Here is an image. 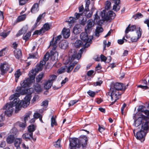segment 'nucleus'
Here are the masks:
<instances>
[{
    "label": "nucleus",
    "instance_id": "obj_1",
    "mask_svg": "<svg viewBox=\"0 0 149 149\" xmlns=\"http://www.w3.org/2000/svg\"><path fill=\"white\" fill-rule=\"evenodd\" d=\"M31 96L30 94L27 95L24 98V100L19 101L18 98H17L14 100L13 101L7 103L3 107V109L5 111L4 114L7 116H11L13 111V107L15 106L16 109L15 113H17L21 109L22 107L25 108L29 104L31 99Z\"/></svg>",
    "mask_w": 149,
    "mask_h": 149
},
{
    "label": "nucleus",
    "instance_id": "obj_2",
    "mask_svg": "<svg viewBox=\"0 0 149 149\" xmlns=\"http://www.w3.org/2000/svg\"><path fill=\"white\" fill-rule=\"evenodd\" d=\"M70 149L79 148L81 147L84 149L86 147L88 139L85 135L81 136L79 139L76 138H71L69 140Z\"/></svg>",
    "mask_w": 149,
    "mask_h": 149
},
{
    "label": "nucleus",
    "instance_id": "obj_3",
    "mask_svg": "<svg viewBox=\"0 0 149 149\" xmlns=\"http://www.w3.org/2000/svg\"><path fill=\"white\" fill-rule=\"evenodd\" d=\"M133 118L134 120V124L135 127H137L141 125V128L142 129L144 130H149V124L147 123L145 124L146 121L139 113L134 114Z\"/></svg>",
    "mask_w": 149,
    "mask_h": 149
},
{
    "label": "nucleus",
    "instance_id": "obj_4",
    "mask_svg": "<svg viewBox=\"0 0 149 149\" xmlns=\"http://www.w3.org/2000/svg\"><path fill=\"white\" fill-rule=\"evenodd\" d=\"M124 86L123 84L116 82L112 84L110 88V92H108V95L110 94L119 97L123 93V91H124L125 89H123Z\"/></svg>",
    "mask_w": 149,
    "mask_h": 149
},
{
    "label": "nucleus",
    "instance_id": "obj_5",
    "mask_svg": "<svg viewBox=\"0 0 149 149\" xmlns=\"http://www.w3.org/2000/svg\"><path fill=\"white\" fill-rule=\"evenodd\" d=\"M111 3L109 1H107L106 2L105 8L106 10H103L101 13L102 18L104 20H108L112 19L111 17L113 16V15L115 14L111 11H108L111 6Z\"/></svg>",
    "mask_w": 149,
    "mask_h": 149
},
{
    "label": "nucleus",
    "instance_id": "obj_6",
    "mask_svg": "<svg viewBox=\"0 0 149 149\" xmlns=\"http://www.w3.org/2000/svg\"><path fill=\"white\" fill-rule=\"evenodd\" d=\"M36 72L34 70H32L29 74V77L26 78L22 82L21 81L20 84L23 88H29L31 84L35 82L36 76Z\"/></svg>",
    "mask_w": 149,
    "mask_h": 149
},
{
    "label": "nucleus",
    "instance_id": "obj_7",
    "mask_svg": "<svg viewBox=\"0 0 149 149\" xmlns=\"http://www.w3.org/2000/svg\"><path fill=\"white\" fill-rule=\"evenodd\" d=\"M136 129H134L133 131V133L137 139L140 140L141 142H143L145 140V136L148 132V130H144L143 129L141 128L140 130L136 132L135 134V132Z\"/></svg>",
    "mask_w": 149,
    "mask_h": 149
},
{
    "label": "nucleus",
    "instance_id": "obj_8",
    "mask_svg": "<svg viewBox=\"0 0 149 149\" xmlns=\"http://www.w3.org/2000/svg\"><path fill=\"white\" fill-rule=\"evenodd\" d=\"M68 57L69 61L72 62L76 58L78 60L81 57V55L80 54H77V51L75 49H72L69 51Z\"/></svg>",
    "mask_w": 149,
    "mask_h": 149
},
{
    "label": "nucleus",
    "instance_id": "obj_9",
    "mask_svg": "<svg viewBox=\"0 0 149 149\" xmlns=\"http://www.w3.org/2000/svg\"><path fill=\"white\" fill-rule=\"evenodd\" d=\"M80 37L82 40L86 42V43L84 46V48L88 47L90 46V45L88 44L87 46L86 43L90 42L91 41V40L89 39L87 33L86 32L82 33L80 34Z\"/></svg>",
    "mask_w": 149,
    "mask_h": 149
},
{
    "label": "nucleus",
    "instance_id": "obj_10",
    "mask_svg": "<svg viewBox=\"0 0 149 149\" xmlns=\"http://www.w3.org/2000/svg\"><path fill=\"white\" fill-rule=\"evenodd\" d=\"M61 38V36L59 35L55 37V40L54 41V38L53 37L50 42L49 47H52L53 50H56L57 47V41L59 40Z\"/></svg>",
    "mask_w": 149,
    "mask_h": 149
},
{
    "label": "nucleus",
    "instance_id": "obj_11",
    "mask_svg": "<svg viewBox=\"0 0 149 149\" xmlns=\"http://www.w3.org/2000/svg\"><path fill=\"white\" fill-rule=\"evenodd\" d=\"M9 68V66L6 62L1 63L0 65V70L1 72V74L4 75L7 72Z\"/></svg>",
    "mask_w": 149,
    "mask_h": 149
},
{
    "label": "nucleus",
    "instance_id": "obj_12",
    "mask_svg": "<svg viewBox=\"0 0 149 149\" xmlns=\"http://www.w3.org/2000/svg\"><path fill=\"white\" fill-rule=\"evenodd\" d=\"M22 138L26 140H33L35 141L36 140V138L33 137V133H26L24 134L22 136Z\"/></svg>",
    "mask_w": 149,
    "mask_h": 149
},
{
    "label": "nucleus",
    "instance_id": "obj_13",
    "mask_svg": "<svg viewBox=\"0 0 149 149\" xmlns=\"http://www.w3.org/2000/svg\"><path fill=\"white\" fill-rule=\"evenodd\" d=\"M55 50H53L52 47V49L50 51L51 57L50 59L52 61H56L58 59V53Z\"/></svg>",
    "mask_w": 149,
    "mask_h": 149
},
{
    "label": "nucleus",
    "instance_id": "obj_14",
    "mask_svg": "<svg viewBox=\"0 0 149 149\" xmlns=\"http://www.w3.org/2000/svg\"><path fill=\"white\" fill-rule=\"evenodd\" d=\"M139 114L146 120V123H148L149 124V110H145L143 113L146 116H145L141 113H139ZM146 123H145V124Z\"/></svg>",
    "mask_w": 149,
    "mask_h": 149
},
{
    "label": "nucleus",
    "instance_id": "obj_15",
    "mask_svg": "<svg viewBox=\"0 0 149 149\" xmlns=\"http://www.w3.org/2000/svg\"><path fill=\"white\" fill-rule=\"evenodd\" d=\"M14 54L16 59H19L22 56V50L18 49H15L14 51Z\"/></svg>",
    "mask_w": 149,
    "mask_h": 149
},
{
    "label": "nucleus",
    "instance_id": "obj_16",
    "mask_svg": "<svg viewBox=\"0 0 149 149\" xmlns=\"http://www.w3.org/2000/svg\"><path fill=\"white\" fill-rule=\"evenodd\" d=\"M115 4L113 6V9L115 11H118L120 9V6L119 5L120 3V0H113Z\"/></svg>",
    "mask_w": 149,
    "mask_h": 149
},
{
    "label": "nucleus",
    "instance_id": "obj_17",
    "mask_svg": "<svg viewBox=\"0 0 149 149\" xmlns=\"http://www.w3.org/2000/svg\"><path fill=\"white\" fill-rule=\"evenodd\" d=\"M33 89L35 92L38 94L42 91V88L41 86L38 83H36L34 85Z\"/></svg>",
    "mask_w": 149,
    "mask_h": 149
},
{
    "label": "nucleus",
    "instance_id": "obj_18",
    "mask_svg": "<svg viewBox=\"0 0 149 149\" xmlns=\"http://www.w3.org/2000/svg\"><path fill=\"white\" fill-rule=\"evenodd\" d=\"M62 33L63 35V37L65 38H68L70 36V31L69 29L64 28L62 31Z\"/></svg>",
    "mask_w": 149,
    "mask_h": 149
},
{
    "label": "nucleus",
    "instance_id": "obj_19",
    "mask_svg": "<svg viewBox=\"0 0 149 149\" xmlns=\"http://www.w3.org/2000/svg\"><path fill=\"white\" fill-rule=\"evenodd\" d=\"M39 10L38 4L37 3H35L32 6L31 10V12L33 13L37 12Z\"/></svg>",
    "mask_w": 149,
    "mask_h": 149
},
{
    "label": "nucleus",
    "instance_id": "obj_20",
    "mask_svg": "<svg viewBox=\"0 0 149 149\" xmlns=\"http://www.w3.org/2000/svg\"><path fill=\"white\" fill-rule=\"evenodd\" d=\"M57 77V76L55 74H52L49 76V79L48 80V82L49 83V82H50V84H49L50 86L49 87V88L51 87L53 82L55 80Z\"/></svg>",
    "mask_w": 149,
    "mask_h": 149
},
{
    "label": "nucleus",
    "instance_id": "obj_21",
    "mask_svg": "<svg viewBox=\"0 0 149 149\" xmlns=\"http://www.w3.org/2000/svg\"><path fill=\"white\" fill-rule=\"evenodd\" d=\"M15 139L14 135L11 134L8 136L7 138L6 141L8 144H11L13 143Z\"/></svg>",
    "mask_w": 149,
    "mask_h": 149
},
{
    "label": "nucleus",
    "instance_id": "obj_22",
    "mask_svg": "<svg viewBox=\"0 0 149 149\" xmlns=\"http://www.w3.org/2000/svg\"><path fill=\"white\" fill-rule=\"evenodd\" d=\"M28 28L26 27H23L22 29L20 30L16 34V36L18 37L19 36L23 33H25L27 31Z\"/></svg>",
    "mask_w": 149,
    "mask_h": 149
},
{
    "label": "nucleus",
    "instance_id": "obj_23",
    "mask_svg": "<svg viewBox=\"0 0 149 149\" xmlns=\"http://www.w3.org/2000/svg\"><path fill=\"white\" fill-rule=\"evenodd\" d=\"M56 116H53L51 118V126L52 127H53L54 125L57 126L58 125V124L56 120Z\"/></svg>",
    "mask_w": 149,
    "mask_h": 149
},
{
    "label": "nucleus",
    "instance_id": "obj_24",
    "mask_svg": "<svg viewBox=\"0 0 149 149\" xmlns=\"http://www.w3.org/2000/svg\"><path fill=\"white\" fill-rule=\"evenodd\" d=\"M87 22V26L85 29L86 31H87L88 30H89L93 25V21L91 19L88 20Z\"/></svg>",
    "mask_w": 149,
    "mask_h": 149
},
{
    "label": "nucleus",
    "instance_id": "obj_25",
    "mask_svg": "<svg viewBox=\"0 0 149 149\" xmlns=\"http://www.w3.org/2000/svg\"><path fill=\"white\" fill-rule=\"evenodd\" d=\"M103 31V29L102 27H97L95 31V36L98 37L100 36V33L102 32Z\"/></svg>",
    "mask_w": 149,
    "mask_h": 149
},
{
    "label": "nucleus",
    "instance_id": "obj_26",
    "mask_svg": "<svg viewBox=\"0 0 149 149\" xmlns=\"http://www.w3.org/2000/svg\"><path fill=\"white\" fill-rule=\"evenodd\" d=\"M22 142V139L20 138H17L15 139L14 142V145L17 148L19 147L20 145Z\"/></svg>",
    "mask_w": 149,
    "mask_h": 149
},
{
    "label": "nucleus",
    "instance_id": "obj_27",
    "mask_svg": "<svg viewBox=\"0 0 149 149\" xmlns=\"http://www.w3.org/2000/svg\"><path fill=\"white\" fill-rule=\"evenodd\" d=\"M110 96L111 97V100L113 101L110 104V106L112 105L116 102L118 100L119 97L116 96L111 94H110Z\"/></svg>",
    "mask_w": 149,
    "mask_h": 149
},
{
    "label": "nucleus",
    "instance_id": "obj_28",
    "mask_svg": "<svg viewBox=\"0 0 149 149\" xmlns=\"http://www.w3.org/2000/svg\"><path fill=\"white\" fill-rule=\"evenodd\" d=\"M83 44L82 42L79 40H77L75 43L74 46L76 48H79L81 47Z\"/></svg>",
    "mask_w": 149,
    "mask_h": 149
},
{
    "label": "nucleus",
    "instance_id": "obj_29",
    "mask_svg": "<svg viewBox=\"0 0 149 149\" xmlns=\"http://www.w3.org/2000/svg\"><path fill=\"white\" fill-rule=\"evenodd\" d=\"M41 28L43 29V30L45 33L50 29V26L49 23H47L45 24Z\"/></svg>",
    "mask_w": 149,
    "mask_h": 149
},
{
    "label": "nucleus",
    "instance_id": "obj_30",
    "mask_svg": "<svg viewBox=\"0 0 149 149\" xmlns=\"http://www.w3.org/2000/svg\"><path fill=\"white\" fill-rule=\"evenodd\" d=\"M90 1H87L86 2L85 8L83 13L84 14H86L87 12L89 11V5L90 4Z\"/></svg>",
    "mask_w": 149,
    "mask_h": 149
},
{
    "label": "nucleus",
    "instance_id": "obj_31",
    "mask_svg": "<svg viewBox=\"0 0 149 149\" xmlns=\"http://www.w3.org/2000/svg\"><path fill=\"white\" fill-rule=\"evenodd\" d=\"M28 132L31 133H33L36 130V128L34 125H31L28 127Z\"/></svg>",
    "mask_w": 149,
    "mask_h": 149
},
{
    "label": "nucleus",
    "instance_id": "obj_32",
    "mask_svg": "<svg viewBox=\"0 0 149 149\" xmlns=\"http://www.w3.org/2000/svg\"><path fill=\"white\" fill-rule=\"evenodd\" d=\"M31 36V32H29L27 33L25 35L23 36L22 38L24 40H25V42L27 41L29 39V38Z\"/></svg>",
    "mask_w": 149,
    "mask_h": 149
},
{
    "label": "nucleus",
    "instance_id": "obj_33",
    "mask_svg": "<svg viewBox=\"0 0 149 149\" xmlns=\"http://www.w3.org/2000/svg\"><path fill=\"white\" fill-rule=\"evenodd\" d=\"M77 25H76L74 27L73 29V33L76 34H79L80 32L81 29L77 27Z\"/></svg>",
    "mask_w": 149,
    "mask_h": 149
},
{
    "label": "nucleus",
    "instance_id": "obj_34",
    "mask_svg": "<svg viewBox=\"0 0 149 149\" xmlns=\"http://www.w3.org/2000/svg\"><path fill=\"white\" fill-rule=\"evenodd\" d=\"M146 107L143 105L139 106L137 109L138 112L137 113H143L145 111Z\"/></svg>",
    "mask_w": 149,
    "mask_h": 149
},
{
    "label": "nucleus",
    "instance_id": "obj_35",
    "mask_svg": "<svg viewBox=\"0 0 149 149\" xmlns=\"http://www.w3.org/2000/svg\"><path fill=\"white\" fill-rule=\"evenodd\" d=\"M26 18V15L23 14L19 16L17 19V21L19 22L25 20Z\"/></svg>",
    "mask_w": 149,
    "mask_h": 149
},
{
    "label": "nucleus",
    "instance_id": "obj_36",
    "mask_svg": "<svg viewBox=\"0 0 149 149\" xmlns=\"http://www.w3.org/2000/svg\"><path fill=\"white\" fill-rule=\"evenodd\" d=\"M44 33H45L43 30V29L41 28V29L39 30H36L33 33V34L40 35L41 34H43Z\"/></svg>",
    "mask_w": 149,
    "mask_h": 149
},
{
    "label": "nucleus",
    "instance_id": "obj_37",
    "mask_svg": "<svg viewBox=\"0 0 149 149\" xmlns=\"http://www.w3.org/2000/svg\"><path fill=\"white\" fill-rule=\"evenodd\" d=\"M61 141V139H59L56 141L54 143V146L56 148H59L61 147L60 144Z\"/></svg>",
    "mask_w": 149,
    "mask_h": 149
},
{
    "label": "nucleus",
    "instance_id": "obj_38",
    "mask_svg": "<svg viewBox=\"0 0 149 149\" xmlns=\"http://www.w3.org/2000/svg\"><path fill=\"white\" fill-rule=\"evenodd\" d=\"M12 29H11L10 30L7 31V32H3L1 34V36L4 38H6L12 30Z\"/></svg>",
    "mask_w": 149,
    "mask_h": 149
},
{
    "label": "nucleus",
    "instance_id": "obj_39",
    "mask_svg": "<svg viewBox=\"0 0 149 149\" xmlns=\"http://www.w3.org/2000/svg\"><path fill=\"white\" fill-rule=\"evenodd\" d=\"M21 74L22 73L19 69L17 70L14 74L15 77L17 79H18Z\"/></svg>",
    "mask_w": 149,
    "mask_h": 149
},
{
    "label": "nucleus",
    "instance_id": "obj_40",
    "mask_svg": "<svg viewBox=\"0 0 149 149\" xmlns=\"http://www.w3.org/2000/svg\"><path fill=\"white\" fill-rule=\"evenodd\" d=\"M51 57V53H49V52H47L46 54L44 55L43 58L46 61H47L49 58Z\"/></svg>",
    "mask_w": 149,
    "mask_h": 149
},
{
    "label": "nucleus",
    "instance_id": "obj_41",
    "mask_svg": "<svg viewBox=\"0 0 149 149\" xmlns=\"http://www.w3.org/2000/svg\"><path fill=\"white\" fill-rule=\"evenodd\" d=\"M84 13H76L74 15V18L75 19V21L77 19H78L81 16H82Z\"/></svg>",
    "mask_w": 149,
    "mask_h": 149
},
{
    "label": "nucleus",
    "instance_id": "obj_42",
    "mask_svg": "<svg viewBox=\"0 0 149 149\" xmlns=\"http://www.w3.org/2000/svg\"><path fill=\"white\" fill-rule=\"evenodd\" d=\"M142 29L139 27V30H137L136 31V33L137 35V37L138 38H139L141 36V34L142 33Z\"/></svg>",
    "mask_w": 149,
    "mask_h": 149
},
{
    "label": "nucleus",
    "instance_id": "obj_43",
    "mask_svg": "<svg viewBox=\"0 0 149 149\" xmlns=\"http://www.w3.org/2000/svg\"><path fill=\"white\" fill-rule=\"evenodd\" d=\"M78 101L79 100H75L70 101L68 104L69 107H70L71 106L73 105L77 102H78Z\"/></svg>",
    "mask_w": 149,
    "mask_h": 149
},
{
    "label": "nucleus",
    "instance_id": "obj_44",
    "mask_svg": "<svg viewBox=\"0 0 149 149\" xmlns=\"http://www.w3.org/2000/svg\"><path fill=\"white\" fill-rule=\"evenodd\" d=\"M68 22L69 24H73L75 21V19L74 17H70L68 21H67Z\"/></svg>",
    "mask_w": 149,
    "mask_h": 149
},
{
    "label": "nucleus",
    "instance_id": "obj_45",
    "mask_svg": "<svg viewBox=\"0 0 149 149\" xmlns=\"http://www.w3.org/2000/svg\"><path fill=\"white\" fill-rule=\"evenodd\" d=\"M87 93L89 96L92 97H94L95 94V93L94 92L90 90L88 91L87 92Z\"/></svg>",
    "mask_w": 149,
    "mask_h": 149
},
{
    "label": "nucleus",
    "instance_id": "obj_46",
    "mask_svg": "<svg viewBox=\"0 0 149 149\" xmlns=\"http://www.w3.org/2000/svg\"><path fill=\"white\" fill-rule=\"evenodd\" d=\"M38 53L37 52H36L34 53L33 54H29V58H36V56L37 55Z\"/></svg>",
    "mask_w": 149,
    "mask_h": 149
},
{
    "label": "nucleus",
    "instance_id": "obj_47",
    "mask_svg": "<svg viewBox=\"0 0 149 149\" xmlns=\"http://www.w3.org/2000/svg\"><path fill=\"white\" fill-rule=\"evenodd\" d=\"M48 105V101L47 100H45L43 101L41 103V106L47 107Z\"/></svg>",
    "mask_w": 149,
    "mask_h": 149
},
{
    "label": "nucleus",
    "instance_id": "obj_48",
    "mask_svg": "<svg viewBox=\"0 0 149 149\" xmlns=\"http://www.w3.org/2000/svg\"><path fill=\"white\" fill-rule=\"evenodd\" d=\"M49 84H50V82H48V81L47 82H46L45 83L44 85V88L46 90H48L50 88H49V86H50Z\"/></svg>",
    "mask_w": 149,
    "mask_h": 149
},
{
    "label": "nucleus",
    "instance_id": "obj_49",
    "mask_svg": "<svg viewBox=\"0 0 149 149\" xmlns=\"http://www.w3.org/2000/svg\"><path fill=\"white\" fill-rule=\"evenodd\" d=\"M43 66L39 64L37 66V70H36V69H35V70H34V71H35L36 73V72L38 71H40L42 70L43 68Z\"/></svg>",
    "mask_w": 149,
    "mask_h": 149
},
{
    "label": "nucleus",
    "instance_id": "obj_50",
    "mask_svg": "<svg viewBox=\"0 0 149 149\" xmlns=\"http://www.w3.org/2000/svg\"><path fill=\"white\" fill-rule=\"evenodd\" d=\"M143 15L141 13H136L135 16V19H136L137 18H142L143 17Z\"/></svg>",
    "mask_w": 149,
    "mask_h": 149
},
{
    "label": "nucleus",
    "instance_id": "obj_51",
    "mask_svg": "<svg viewBox=\"0 0 149 149\" xmlns=\"http://www.w3.org/2000/svg\"><path fill=\"white\" fill-rule=\"evenodd\" d=\"M137 87L138 88H141L142 89L144 90H146L149 89V87L148 86H143L142 85H139L137 86Z\"/></svg>",
    "mask_w": 149,
    "mask_h": 149
},
{
    "label": "nucleus",
    "instance_id": "obj_52",
    "mask_svg": "<svg viewBox=\"0 0 149 149\" xmlns=\"http://www.w3.org/2000/svg\"><path fill=\"white\" fill-rule=\"evenodd\" d=\"M100 57L101 61H103L104 62H106L107 58L103 54H101Z\"/></svg>",
    "mask_w": 149,
    "mask_h": 149
},
{
    "label": "nucleus",
    "instance_id": "obj_53",
    "mask_svg": "<svg viewBox=\"0 0 149 149\" xmlns=\"http://www.w3.org/2000/svg\"><path fill=\"white\" fill-rule=\"evenodd\" d=\"M18 123L19 124V127L22 128H24L26 126V123L24 122V123L19 122L17 123V124Z\"/></svg>",
    "mask_w": 149,
    "mask_h": 149
},
{
    "label": "nucleus",
    "instance_id": "obj_54",
    "mask_svg": "<svg viewBox=\"0 0 149 149\" xmlns=\"http://www.w3.org/2000/svg\"><path fill=\"white\" fill-rule=\"evenodd\" d=\"M33 116L34 118L37 119L40 118L41 115L39 113H34Z\"/></svg>",
    "mask_w": 149,
    "mask_h": 149
},
{
    "label": "nucleus",
    "instance_id": "obj_55",
    "mask_svg": "<svg viewBox=\"0 0 149 149\" xmlns=\"http://www.w3.org/2000/svg\"><path fill=\"white\" fill-rule=\"evenodd\" d=\"M127 105L125 103H124L121 107V113L122 115H123L124 114V110L126 106Z\"/></svg>",
    "mask_w": 149,
    "mask_h": 149
},
{
    "label": "nucleus",
    "instance_id": "obj_56",
    "mask_svg": "<svg viewBox=\"0 0 149 149\" xmlns=\"http://www.w3.org/2000/svg\"><path fill=\"white\" fill-rule=\"evenodd\" d=\"M98 11H97L95 15L94 20H96V21H97V20L100 19V17L98 15Z\"/></svg>",
    "mask_w": 149,
    "mask_h": 149
},
{
    "label": "nucleus",
    "instance_id": "obj_57",
    "mask_svg": "<svg viewBox=\"0 0 149 149\" xmlns=\"http://www.w3.org/2000/svg\"><path fill=\"white\" fill-rule=\"evenodd\" d=\"M27 92L28 90L26 89H25L24 88V89H22L21 91L20 92V93L21 95H24L27 93Z\"/></svg>",
    "mask_w": 149,
    "mask_h": 149
},
{
    "label": "nucleus",
    "instance_id": "obj_58",
    "mask_svg": "<svg viewBox=\"0 0 149 149\" xmlns=\"http://www.w3.org/2000/svg\"><path fill=\"white\" fill-rule=\"evenodd\" d=\"M130 24H129L126 28L125 31V33H128L129 31H131V29L130 28Z\"/></svg>",
    "mask_w": 149,
    "mask_h": 149
},
{
    "label": "nucleus",
    "instance_id": "obj_59",
    "mask_svg": "<svg viewBox=\"0 0 149 149\" xmlns=\"http://www.w3.org/2000/svg\"><path fill=\"white\" fill-rule=\"evenodd\" d=\"M27 0H19V3L20 5H24Z\"/></svg>",
    "mask_w": 149,
    "mask_h": 149
},
{
    "label": "nucleus",
    "instance_id": "obj_60",
    "mask_svg": "<svg viewBox=\"0 0 149 149\" xmlns=\"http://www.w3.org/2000/svg\"><path fill=\"white\" fill-rule=\"evenodd\" d=\"M80 67L81 66L80 65H77L74 69L73 71V72H77L80 68Z\"/></svg>",
    "mask_w": 149,
    "mask_h": 149
},
{
    "label": "nucleus",
    "instance_id": "obj_61",
    "mask_svg": "<svg viewBox=\"0 0 149 149\" xmlns=\"http://www.w3.org/2000/svg\"><path fill=\"white\" fill-rule=\"evenodd\" d=\"M139 39L138 37H132L131 38V40L132 42H136Z\"/></svg>",
    "mask_w": 149,
    "mask_h": 149
},
{
    "label": "nucleus",
    "instance_id": "obj_62",
    "mask_svg": "<svg viewBox=\"0 0 149 149\" xmlns=\"http://www.w3.org/2000/svg\"><path fill=\"white\" fill-rule=\"evenodd\" d=\"M30 114L29 113L27 114L24 118V120L25 123H26V122L27 121L28 118L29 117Z\"/></svg>",
    "mask_w": 149,
    "mask_h": 149
},
{
    "label": "nucleus",
    "instance_id": "obj_63",
    "mask_svg": "<svg viewBox=\"0 0 149 149\" xmlns=\"http://www.w3.org/2000/svg\"><path fill=\"white\" fill-rule=\"evenodd\" d=\"M94 73V71L92 70H91L88 71L87 73V74L88 76H91Z\"/></svg>",
    "mask_w": 149,
    "mask_h": 149
},
{
    "label": "nucleus",
    "instance_id": "obj_64",
    "mask_svg": "<svg viewBox=\"0 0 149 149\" xmlns=\"http://www.w3.org/2000/svg\"><path fill=\"white\" fill-rule=\"evenodd\" d=\"M96 83V85L95 84L94 85L95 86H100L101 84L102 83V80H100L98 81H97Z\"/></svg>",
    "mask_w": 149,
    "mask_h": 149
}]
</instances>
